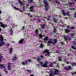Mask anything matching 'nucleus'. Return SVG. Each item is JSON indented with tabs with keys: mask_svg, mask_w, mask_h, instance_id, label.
Listing matches in <instances>:
<instances>
[{
	"mask_svg": "<svg viewBox=\"0 0 76 76\" xmlns=\"http://www.w3.org/2000/svg\"><path fill=\"white\" fill-rule=\"evenodd\" d=\"M44 57L43 56L41 55L40 57H39L36 60H37V61H38L39 63H40V64H41L42 65V67H48V66L47 65H48V61H45L44 64H43V62L39 61H41V58L44 60Z\"/></svg>",
	"mask_w": 76,
	"mask_h": 76,
	"instance_id": "nucleus-1",
	"label": "nucleus"
},
{
	"mask_svg": "<svg viewBox=\"0 0 76 76\" xmlns=\"http://www.w3.org/2000/svg\"><path fill=\"white\" fill-rule=\"evenodd\" d=\"M43 2L45 5V12H47L48 9H50L51 7H50V5L48 4V2L47 0H44Z\"/></svg>",
	"mask_w": 76,
	"mask_h": 76,
	"instance_id": "nucleus-2",
	"label": "nucleus"
},
{
	"mask_svg": "<svg viewBox=\"0 0 76 76\" xmlns=\"http://www.w3.org/2000/svg\"><path fill=\"white\" fill-rule=\"evenodd\" d=\"M0 47L5 45V42L3 41V36L2 35H0Z\"/></svg>",
	"mask_w": 76,
	"mask_h": 76,
	"instance_id": "nucleus-3",
	"label": "nucleus"
},
{
	"mask_svg": "<svg viewBox=\"0 0 76 76\" xmlns=\"http://www.w3.org/2000/svg\"><path fill=\"white\" fill-rule=\"evenodd\" d=\"M59 72V70L57 69H55L54 71H53L51 69L50 70V73H53L54 74V75H58V73Z\"/></svg>",
	"mask_w": 76,
	"mask_h": 76,
	"instance_id": "nucleus-4",
	"label": "nucleus"
},
{
	"mask_svg": "<svg viewBox=\"0 0 76 76\" xmlns=\"http://www.w3.org/2000/svg\"><path fill=\"white\" fill-rule=\"evenodd\" d=\"M43 54L44 53H47L45 54V56H50V53L49 52V50L48 49H45L44 51H43Z\"/></svg>",
	"mask_w": 76,
	"mask_h": 76,
	"instance_id": "nucleus-5",
	"label": "nucleus"
},
{
	"mask_svg": "<svg viewBox=\"0 0 76 76\" xmlns=\"http://www.w3.org/2000/svg\"><path fill=\"white\" fill-rule=\"evenodd\" d=\"M68 68L67 66H65L64 68V70H66V71H69V70H72V66H68Z\"/></svg>",
	"mask_w": 76,
	"mask_h": 76,
	"instance_id": "nucleus-6",
	"label": "nucleus"
},
{
	"mask_svg": "<svg viewBox=\"0 0 76 76\" xmlns=\"http://www.w3.org/2000/svg\"><path fill=\"white\" fill-rule=\"evenodd\" d=\"M28 60H24V62L23 61H21V64L23 65V66H25V64H28Z\"/></svg>",
	"mask_w": 76,
	"mask_h": 76,
	"instance_id": "nucleus-7",
	"label": "nucleus"
},
{
	"mask_svg": "<svg viewBox=\"0 0 76 76\" xmlns=\"http://www.w3.org/2000/svg\"><path fill=\"white\" fill-rule=\"evenodd\" d=\"M35 6L32 5L30 7L29 9L30 12H34V8Z\"/></svg>",
	"mask_w": 76,
	"mask_h": 76,
	"instance_id": "nucleus-8",
	"label": "nucleus"
},
{
	"mask_svg": "<svg viewBox=\"0 0 76 76\" xmlns=\"http://www.w3.org/2000/svg\"><path fill=\"white\" fill-rule=\"evenodd\" d=\"M9 50L8 52L9 53L10 55L12 54V51H13V48H9Z\"/></svg>",
	"mask_w": 76,
	"mask_h": 76,
	"instance_id": "nucleus-9",
	"label": "nucleus"
},
{
	"mask_svg": "<svg viewBox=\"0 0 76 76\" xmlns=\"http://www.w3.org/2000/svg\"><path fill=\"white\" fill-rule=\"evenodd\" d=\"M43 40L45 41V43H46L47 42L46 41H47L48 40V36H46L45 38H43Z\"/></svg>",
	"mask_w": 76,
	"mask_h": 76,
	"instance_id": "nucleus-10",
	"label": "nucleus"
},
{
	"mask_svg": "<svg viewBox=\"0 0 76 76\" xmlns=\"http://www.w3.org/2000/svg\"><path fill=\"white\" fill-rule=\"evenodd\" d=\"M0 26L1 27L3 28H4V29L5 28H6V27H7V26L6 24H3L1 25Z\"/></svg>",
	"mask_w": 76,
	"mask_h": 76,
	"instance_id": "nucleus-11",
	"label": "nucleus"
},
{
	"mask_svg": "<svg viewBox=\"0 0 76 76\" xmlns=\"http://www.w3.org/2000/svg\"><path fill=\"white\" fill-rule=\"evenodd\" d=\"M45 37V35H42V34H39V37H40V39H42L43 37Z\"/></svg>",
	"mask_w": 76,
	"mask_h": 76,
	"instance_id": "nucleus-12",
	"label": "nucleus"
},
{
	"mask_svg": "<svg viewBox=\"0 0 76 76\" xmlns=\"http://www.w3.org/2000/svg\"><path fill=\"white\" fill-rule=\"evenodd\" d=\"M24 39H21L19 42V44H23V42L25 41Z\"/></svg>",
	"mask_w": 76,
	"mask_h": 76,
	"instance_id": "nucleus-13",
	"label": "nucleus"
},
{
	"mask_svg": "<svg viewBox=\"0 0 76 76\" xmlns=\"http://www.w3.org/2000/svg\"><path fill=\"white\" fill-rule=\"evenodd\" d=\"M8 70H10V69H12V65H11V64H10V63L8 64Z\"/></svg>",
	"mask_w": 76,
	"mask_h": 76,
	"instance_id": "nucleus-14",
	"label": "nucleus"
},
{
	"mask_svg": "<svg viewBox=\"0 0 76 76\" xmlns=\"http://www.w3.org/2000/svg\"><path fill=\"white\" fill-rule=\"evenodd\" d=\"M46 25V23H44L42 25H41V26L42 27L41 28L42 29H44V28H45V25Z\"/></svg>",
	"mask_w": 76,
	"mask_h": 76,
	"instance_id": "nucleus-15",
	"label": "nucleus"
},
{
	"mask_svg": "<svg viewBox=\"0 0 76 76\" xmlns=\"http://www.w3.org/2000/svg\"><path fill=\"white\" fill-rule=\"evenodd\" d=\"M28 3H35L33 0H28Z\"/></svg>",
	"mask_w": 76,
	"mask_h": 76,
	"instance_id": "nucleus-16",
	"label": "nucleus"
},
{
	"mask_svg": "<svg viewBox=\"0 0 76 76\" xmlns=\"http://www.w3.org/2000/svg\"><path fill=\"white\" fill-rule=\"evenodd\" d=\"M17 58V57L15 56H13L12 58V60L13 62H14L16 60Z\"/></svg>",
	"mask_w": 76,
	"mask_h": 76,
	"instance_id": "nucleus-17",
	"label": "nucleus"
},
{
	"mask_svg": "<svg viewBox=\"0 0 76 76\" xmlns=\"http://www.w3.org/2000/svg\"><path fill=\"white\" fill-rule=\"evenodd\" d=\"M65 31L66 34H69V33L70 32V31L69 29H66L65 30Z\"/></svg>",
	"mask_w": 76,
	"mask_h": 76,
	"instance_id": "nucleus-18",
	"label": "nucleus"
},
{
	"mask_svg": "<svg viewBox=\"0 0 76 76\" xmlns=\"http://www.w3.org/2000/svg\"><path fill=\"white\" fill-rule=\"evenodd\" d=\"M58 61H63V60H62V57H61L59 56L58 57Z\"/></svg>",
	"mask_w": 76,
	"mask_h": 76,
	"instance_id": "nucleus-19",
	"label": "nucleus"
},
{
	"mask_svg": "<svg viewBox=\"0 0 76 76\" xmlns=\"http://www.w3.org/2000/svg\"><path fill=\"white\" fill-rule=\"evenodd\" d=\"M53 21L56 23H57L58 22L57 21V19L56 18H53Z\"/></svg>",
	"mask_w": 76,
	"mask_h": 76,
	"instance_id": "nucleus-20",
	"label": "nucleus"
},
{
	"mask_svg": "<svg viewBox=\"0 0 76 76\" xmlns=\"http://www.w3.org/2000/svg\"><path fill=\"white\" fill-rule=\"evenodd\" d=\"M35 32L36 35H39V31H38V29H37L36 30Z\"/></svg>",
	"mask_w": 76,
	"mask_h": 76,
	"instance_id": "nucleus-21",
	"label": "nucleus"
},
{
	"mask_svg": "<svg viewBox=\"0 0 76 76\" xmlns=\"http://www.w3.org/2000/svg\"><path fill=\"white\" fill-rule=\"evenodd\" d=\"M54 42H53V45H56L55 44H56V43H57V39H56L55 38L54 39Z\"/></svg>",
	"mask_w": 76,
	"mask_h": 76,
	"instance_id": "nucleus-22",
	"label": "nucleus"
},
{
	"mask_svg": "<svg viewBox=\"0 0 76 76\" xmlns=\"http://www.w3.org/2000/svg\"><path fill=\"white\" fill-rule=\"evenodd\" d=\"M54 64V63L52 62H50V63H49V66H50V67H53V64Z\"/></svg>",
	"mask_w": 76,
	"mask_h": 76,
	"instance_id": "nucleus-23",
	"label": "nucleus"
},
{
	"mask_svg": "<svg viewBox=\"0 0 76 76\" xmlns=\"http://www.w3.org/2000/svg\"><path fill=\"white\" fill-rule=\"evenodd\" d=\"M0 69H4V65L3 64H0Z\"/></svg>",
	"mask_w": 76,
	"mask_h": 76,
	"instance_id": "nucleus-24",
	"label": "nucleus"
},
{
	"mask_svg": "<svg viewBox=\"0 0 76 76\" xmlns=\"http://www.w3.org/2000/svg\"><path fill=\"white\" fill-rule=\"evenodd\" d=\"M47 42L49 44H52L53 45V42H52L51 40H49Z\"/></svg>",
	"mask_w": 76,
	"mask_h": 76,
	"instance_id": "nucleus-25",
	"label": "nucleus"
},
{
	"mask_svg": "<svg viewBox=\"0 0 76 76\" xmlns=\"http://www.w3.org/2000/svg\"><path fill=\"white\" fill-rule=\"evenodd\" d=\"M28 16H29L30 18H33L34 17V15H31V13L29 12V14H28Z\"/></svg>",
	"mask_w": 76,
	"mask_h": 76,
	"instance_id": "nucleus-26",
	"label": "nucleus"
},
{
	"mask_svg": "<svg viewBox=\"0 0 76 76\" xmlns=\"http://www.w3.org/2000/svg\"><path fill=\"white\" fill-rule=\"evenodd\" d=\"M55 2L56 3H57L58 4H60L61 3H60V2L58 1L57 0H56L55 1Z\"/></svg>",
	"mask_w": 76,
	"mask_h": 76,
	"instance_id": "nucleus-27",
	"label": "nucleus"
},
{
	"mask_svg": "<svg viewBox=\"0 0 76 76\" xmlns=\"http://www.w3.org/2000/svg\"><path fill=\"white\" fill-rule=\"evenodd\" d=\"M9 32L10 33V35H13V30H12V29L11 28L9 31Z\"/></svg>",
	"mask_w": 76,
	"mask_h": 76,
	"instance_id": "nucleus-28",
	"label": "nucleus"
},
{
	"mask_svg": "<svg viewBox=\"0 0 76 76\" xmlns=\"http://www.w3.org/2000/svg\"><path fill=\"white\" fill-rule=\"evenodd\" d=\"M71 64L72 66V67H73L74 66H76V63L72 62Z\"/></svg>",
	"mask_w": 76,
	"mask_h": 76,
	"instance_id": "nucleus-29",
	"label": "nucleus"
},
{
	"mask_svg": "<svg viewBox=\"0 0 76 76\" xmlns=\"http://www.w3.org/2000/svg\"><path fill=\"white\" fill-rule=\"evenodd\" d=\"M44 47V45H43L42 43H41L40 45V48H43Z\"/></svg>",
	"mask_w": 76,
	"mask_h": 76,
	"instance_id": "nucleus-30",
	"label": "nucleus"
},
{
	"mask_svg": "<svg viewBox=\"0 0 76 76\" xmlns=\"http://www.w3.org/2000/svg\"><path fill=\"white\" fill-rule=\"evenodd\" d=\"M71 47L73 49V50H75V51H76V48L75 47V46L72 45H71Z\"/></svg>",
	"mask_w": 76,
	"mask_h": 76,
	"instance_id": "nucleus-31",
	"label": "nucleus"
},
{
	"mask_svg": "<svg viewBox=\"0 0 76 76\" xmlns=\"http://www.w3.org/2000/svg\"><path fill=\"white\" fill-rule=\"evenodd\" d=\"M75 35V33H71V36L72 37V38H75V37H74V36Z\"/></svg>",
	"mask_w": 76,
	"mask_h": 76,
	"instance_id": "nucleus-32",
	"label": "nucleus"
},
{
	"mask_svg": "<svg viewBox=\"0 0 76 76\" xmlns=\"http://www.w3.org/2000/svg\"><path fill=\"white\" fill-rule=\"evenodd\" d=\"M75 27L74 26L71 27H70L69 29H72V30H73V29H75Z\"/></svg>",
	"mask_w": 76,
	"mask_h": 76,
	"instance_id": "nucleus-33",
	"label": "nucleus"
},
{
	"mask_svg": "<svg viewBox=\"0 0 76 76\" xmlns=\"http://www.w3.org/2000/svg\"><path fill=\"white\" fill-rule=\"evenodd\" d=\"M25 26H23L22 28L21 29V31H23V30H24L25 29Z\"/></svg>",
	"mask_w": 76,
	"mask_h": 76,
	"instance_id": "nucleus-34",
	"label": "nucleus"
},
{
	"mask_svg": "<svg viewBox=\"0 0 76 76\" xmlns=\"http://www.w3.org/2000/svg\"><path fill=\"white\" fill-rule=\"evenodd\" d=\"M27 71L28 72L29 74H31V70H27Z\"/></svg>",
	"mask_w": 76,
	"mask_h": 76,
	"instance_id": "nucleus-35",
	"label": "nucleus"
},
{
	"mask_svg": "<svg viewBox=\"0 0 76 76\" xmlns=\"http://www.w3.org/2000/svg\"><path fill=\"white\" fill-rule=\"evenodd\" d=\"M62 13L63 15H64V16H66V13L65 12V11L62 12Z\"/></svg>",
	"mask_w": 76,
	"mask_h": 76,
	"instance_id": "nucleus-36",
	"label": "nucleus"
},
{
	"mask_svg": "<svg viewBox=\"0 0 76 76\" xmlns=\"http://www.w3.org/2000/svg\"><path fill=\"white\" fill-rule=\"evenodd\" d=\"M56 67L58 69L60 68V66H59V65H58V64H57L56 65Z\"/></svg>",
	"mask_w": 76,
	"mask_h": 76,
	"instance_id": "nucleus-37",
	"label": "nucleus"
},
{
	"mask_svg": "<svg viewBox=\"0 0 76 76\" xmlns=\"http://www.w3.org/2000/svg\"><path fill=\"white\" fill-rule=\"evenodd\" d=\"M4 71L5 72V73H6V74L7 75V73H8V71H7V70H6V69H4Z\"/></svg>",
	"mask_w": 76,
	"mask_h": 76,
	"instance_id": "nucleus-38",
	"label": "nucleus"
},
{
	"mask_svg": "<svg viewBox=\"0 0 76 76\" xmlns=\"http://www.w3.org/2000/svg\"><path fill=\"white\" fill-rule=\"evenodd\" d=\"M53 32L56 33V28H54V29L53 31Z\"/></svg>",
	"mask_w": 76,
	"mask_h": 76,
	"instance_id": "nucleus-39",
	"label": "nucleus"
},
{
	"mask_svg": "<svg viewBox=\"0 0 76 76\" xmlns=\"http://www.w3.org/2000/svg\"><path fill=\"white\" fill-rule=\"evenodd\" d=\"M64 39H65V41H67V38H66V37H65V36H64Z\"/></svg>",
	"mask_w": 76,
	"mask_h": 76,
	"instance_id": "nucleus-40",
	"label": "nucleus"
},
{
	"mask_svg": "<svg viewBox=\"0 0 76 76\" xmlns=\"http://www.w3.org/2000/svg\"><path fill=\"white\" fill-rule=\"evenodd\" d=\"M37 20L38 23H39V22H41V19H38Z\"/></svg>",
	"mask_w": 76,
	"mask_h": 76,
	"instance_id": "nucleus-41",
	"label": "nucleus"
},
{
	"mask_svg": "<svg viewBox=\"0 0 76 76\" xmlns=\"http://www.w3.org/2000/svg\"><path fill=\"white\" fill-rule=\"evenodd\" d=\"M56 34V33H55V32H54L53 31L52 32V34L53 35H54V34Z\"/></svg>",
	"mask_w": 76,
	"mask_h": 76,
	"instance_id": "nucleus-42",
	"label": "nucleus"
},
{
	"mask_svg": "<svg viewBox=\"0 0 76 76\" xmlns=\"http://www.w3.org/2000/svg\"><path fill=\"white\" fill-rule=\"evenodd\" d=\"M73 45L74 46H76V43L75 42L73 43Z\"/></svg>",
	"mask_w": 76,
	"mask_h": 76,
	"instance_id": "nucleus-43",
	"label": "nucleus"
},
{
	"mask_svg": "<svg viewBox=\"0 0 76 76\" xmlns=\"http://www.w3.org/2000/svg\"><path fill=\"white\" fill-rule=\"evenodd\" d=\"M64 43L63 42H61V45H64Z\"/></svg>",
	"mask_w": 76,
	"mask_h": 76,
	"instance_id": "nucleus-44",
	"label": "nucleus"
},
{
	"mask_svg": "<svg viewBox=\"0 0 76 76\" xmlns=\"http://www.w3.org/2000/svg\"><path fill=\"white\" fill-rule=\"evenodd\" d=\"M74 16L75 17V18H76V12L74 14Z\"/></svg>",
	"mask_w": 76,
	"mask_h": 76,
	"instance_id": "nucleus-45",
	"label": "nucleus"
},
{
	"mask_svg": "<svg viewBox=\"0 0 76 76\" xmlns=\"http://www.w3.org/2000/svg\"><path fill=\"white\" fill-rule=\"evenodd\" d=\"M51 73L49 74V75L50 76H53V73L51 72Z\"/></svg>",
	"mask_w": 76,
	"mask_h": 76,
	"instance_id": "nucleus-46",
	"label": "nucleus"
},
{
	"mask_svg": "<svg viewBox=\"0 0 76 76\" xmlns=\"http://www.w3.org/2000/svg\"><path fill=\"white\" fill-rule=\"evenodd\" d=\"M66 14L68 16H69L70 17V14L69 13H67Z\"/></svg>",
	"mask_w": 76,
	"mask_h": 76,
	"instance_id": "nucleus-47",
	"label": "nucleus"
},
{
	"mask_svg": "<svg viewBox=\"0 0 76 76\" xmlns=\"http://www.w3.org/2000/svg\"><path fill=\"white\" fill-rule=\"evenodd\" d=\"M20 3L21 5H23V2H20Z\"/></svg>",
	"mask_w": 76,
	"mask_h": 76,
	"instance_id": "nucleus-48",
	"label": "nucleus"
},
{
	"mask_svg": "<svg viewBox=\"0 0 76 76\" xmlns=\"http://www.w3.org/2000/svg\"><path fill=\"white\" fill-rule=\"evenodd\" d=\"M28 62H32V61H31V59H29V60H28Z\"/></svg>",
	"mask_w": 76,
	"mask_h": 76,
	"instance_id": "nucleus-49",
	"label": "nucleus"
},
{
	"mask_svg": "<svg viewBox=\"0 0 76 76\" xmlns=\"http://www.w3.org/2000/svg\"><path fill=\"white\" fill-rule=\"evenodd\" d=\"M66 27H67V28L68 29H69V27H70L69 26H67Z\"/></svg>",
	"mask_w": 76,
	"mask_h": 76,
	"instance_id": "nucleus-50",
	"label": "nucleus"
},
{
	"mask_svg": "<svg viewBox=\"0 0 76 76\" xmlns=\"http://www.w3.org/2000/svg\"><path fill=\"white\" fill-rule=\"evenodd\" d=\"M36 65L37 67H39V66L40 64H37Z\"/></svg>",
	"mask_w": 76,
	"mask_h": 76,
	"instance_id": "nucleus-51",
	"label": "nucleus"
},
{
	"mask_svg": "<svg viewBox=\"0 0 76 76\" xmlns=\"http://www.w3.org/2000/svg\"><path fill=\"white\" fill-rule=\"evenodd\" d=\"M44 31L45 33H47V32H48V31H47V30H46L45 29V30Z\"/></svg>",
	"mask_w": 76,
	"mask_h": 76,
	"instance_id": "nucleus-52",
	"label": "nucleus"
},
{
	"mask_svg": "<svg viewBox=\"0 0 76 76\" xmlns=\"http://www.w3.org/2000/svg\"><path fill=\"white\" fill-rule=\"evenodd\" d=\"M18 2L20 3H21V2H22V1H21L20 0H18Z\"/></svg>",
	"mask_w": 76,
	"mask_h": 76,
	"instance_id": "nucleus-53",
	"label": "nucleus"
},
{
	"mask_svg": "<svg viewBox=\"0 0 76 76\" xmlns=\"http://www.w3.org/2000/svg\"><path fill=\"white\" fill-rule=\"evenodd\" d=\"M48 17L49 18H51V15H48Z\"/></svg>",
	"mask_w": 76,
	"mask_h": 76,
	"instance_id": "nucleus-54",
	"label": "nucleus"
},
{
	"mask_svg": "<svg viewBox=\"0 0 76 76\" xmlns=\"http://www.w3.org/2000/svg\"><path fill=\"white\" fill-rule=\"evenodd\" d=\"M23 10H26V8H25V7H23Z\"/></svg>",
	"mask_w": 76,
	"mask_h": 76,
	"instance_id": "nucleus-55",
	"label": "nucleus"
},
{
	"mask_svg": "<svg viewBox=\"0 0 76 76\" xmlns=\"http://www.w3.org/2000/svg\"><path fill=\"white\" fill-rule=\"evenodd\" d=\"M71 3L72 4H75V3H74V2H73V1L71 2Z\"/></svg>",
	"mask_w": 76,
	"mask_h": 76,
	"instance_id": "nucleus-56",
	"label": "nucleus"
},
{
	"mask_svg": "<svg viewBox=\"0 0 76 76\" xmlns=\"http://www.w3.org/2000/svg\"><path fill=\"white\" fill-rule=\"evenodd\" d=\"M15 10H19V8H16Z\"/></svg>",
	"mask_w": 76,
	"mask_h": 76,
	"instance_id": "nucleus-57",
	"label": "nucleus"
},
{
	"mask_svg": "<svg viewBox=\"0 0 76 76\" xmlns=\"http://www.w3.org/2000/svg\"><path fill=\"white\" fill-rule=\"evenodd\" d=\"M61 12H62V13H63V12H64V10H61Z\"/></svg>",
	"mask_w": 76,
	"mask_h": 76,
	"instance_id": "nucleus-58",
	"label": "nucleus"
},
{
	"mask_svg": "<svg viewBox=\"0 0 76 76\" xmlns=\"http://www.w3.org/2000/svg\"><path fill=\"white\" fill-rule=\"evenodd\" d=\"M68 40H69V41H71V40H72V39L71 38H69L68 39Z\"/></svg>",
	"mask_w": 76,
	"mask_h": 76,
	"instance_id": "nucleus-59",
	"label": "nucleus"
},
{
	"mask_svg": "<svg viewBox=\"0 0 76 76\" xmlns=\"http://www.w3.org/2000/svg\"><path fill=\"white\" fill-rule=\"evenodd\" d=\"M13 8H14V9H16V7H15V6H14V7H13Z\"/></svg>",
	"mask_w": 76,
	"mask_h": 76,
	"instance_id": "nucleus-60",
	"label": "nucleus"
},
{
	"mask_svg": "<svg viewBox=\"0 0 76 76\" xmlns=\"http://www.w3.org/2000/svg\"><path fill=\"white\" fill-rule=\"evenodd\" d=\"M64 19H68V18L67 17H64Z\"/></svg>",
	"mask_w": 76,
	"mask_h": 76,
	"instance_id": "nucleus-61",
	"label": "nucleus"
},
{
	"mask_svg": "<svg viewBox=\"0 0 76 76\" xmlns=\"http://www.w3.org/2000/svg\"><path fill=\"white\" fill-rule=\"evenodd\" d=\"M10 45H9V44H7V46L8 47H9V46Z\"/></svg>",
	"mask_w": 76,
	"mask_h": 76,
	"instance_id": "nucleus-62",
	"label": "nucleus"
},
{
	"mask_svg": "<svg viewBox=\"0 0 76 76\" xmlns=\"http://www.w3.org/2000/svg\"><path fill=\"white\" fill-rule=\"evenodd\" d=\"M56 52L57 53H58V50H56Z\"/></svg>",
	"mask_w": 76,
	"mask_h": 76,
	"instance_id": "nucleus-63",
	"label": "nucleus"
},
{
	"mask_svg": "<svg viewBox=\"0 0 76 76\" xmlns=\"http://www.w3.org/2000/svg\"><path fill=\"white\" fill-rule=\"evenodd\" d=\"M29 6V4H27L26 5V6Z\"/></svg>",
	"mask_w": 76,
	"mask_h": 76,
	"instance_id": "nucleus-64",
	"label": "nucleus"
}]
</instances>
